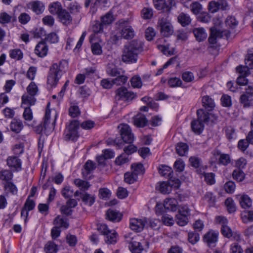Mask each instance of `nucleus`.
Masks as SVG:
<instances>
[{"label": "nucleus", "mask_w": 253, "mask_h": 253, "mask_svg": "<svg viewBox=\"0 0 253 253\" xmlns=\"http://www.w3.org/2000/svg\"><path fill=\"white\" fill-rule=\"evenodd\" d=\"M67 61L62 60L58 63H54L50 67L47 77V83L52 87L57 84L59 79L68 67Z\"/></svg>", "instance_id": "1"}, {"label": "nucleus", "mask_w": 253, "mask_h": 253, "mask_svg": "<svg viewBox=\"0 0 253 253\" xmlns=\"http://www.w3.org/2000/svg\"><path fill=\"white\" fill-rule=\"evenodd\" d=\"M118 128L123 140L125 143H129V145L124 148V154L127 156L136 152L137 147L132 144L134 138L129 126L127 124H121L118 126Z\"/></svg>", "instance_id": "2"}, {"label": "nucleus", "mask_w": 253, "mask_h": 253, "mask_svg": "<svg viewBox=\"0 0 253 253\" xmlns=\"http://www.w3.org/2000/svg\"><path fill=\"white\" fill-rule=\"evenodd\" d=\"M142 46L140 42L135 41H131L125 46L122 56V61L127 63H135L137 60L138 54Z\"/></svg>", "instance_id": "3"}, {"label": "nucleus", "mask_w": 253, "mask_h": 253, "mask_svg": "<svg viewBox=\"0 0 253 253\" xmlns=\"http://www.w3.org/2000/svg\"><path fill=\"white\" fill-rule=\"evenodd\" d=\"M98 230L104 236L105 242L108 244H115L118 240V234L115 230H110L106 224H101Z\"/></svg>", "instance_id": "4"}, {"label": "nucleus", "mask_w": 253, "mask_h": 253, "mask_svg": "<svg viewBox=\"0 0 253 253\" xmlns=\"http://www.w3.org/2000/svg\"><path fill=\"white\" fill-rule=\"evenodd\" d=\"M79 124L76 121H72L64 132V139L67 141H76L79 137L78 129Z\"/></svg>", "instance_id": "5"}, {"label": "nucleus", "mask_w": 253, "mask_h": 253, "mask_svg": "<svg viewBox=\"0 0 253 253\" xmlns=\"http://www.w3.org/2000/svg\"><path fill=\"white\" fill-rule=\"evenodd\" d=\"M158 24L160 27L161 33L165 37H169L173 32V27L168 16H164L159 19Z\"/></svg>", "instance_id": "6"}, {"label": "nucleus", "mask_w": 253, "mask_h": 253, "mask_svg": "<svg viewBox=\"0 0 253 253\" xmlns=\"http://www.w3.org/2000/svg\"><path fill=\"white\" fill-rule=\"evenodd\" d=\"M147 222V219L145 217L131 218L129 219V228L134 232H140L144 229Z\"/></svg>", "instance_id": "7"}, {"label": "nucleus", "mask_w": 253, "mask_h": 253, "mask_svg": "<svg viewBox=\"0 0 253 253\" xmlns=\"http://www.w3.org/2000/svg\"><path fill=\"white\" fill-rule=\"evenodd\" d=\"M218 236L217 231L210 230L204 235L203 240L209 247H214L218 240Z\"/></svg>", "instance_id": "8"}, {"label": "nucleus", "mask_w": 253, "mask_h": 253, "mask_svg": "<svg viewBox=\"0 0 253 253\" xmlns=\"http://www.w3.org/2000/svg\"><path fill=\"white\" fill-rule=\"evenodd\" d=\"M7 165L10 168L11 170L18 172L22 170V162L17 156H9L7 158Z\"/></svg>", "instance_id": "9"}, {"label": "nucleus", "mask_w": 253, "mask_h": 253, "mask_svg": "<svg viewBox=\"0 0 253 253\" xmlns=\"http://www.w3.org/2000/svg\"><path fill=\"white\" fill-rule=\"evenodd\" d=\"M50 113V110L47 108L44 117L43 123H42V125L44 127L45 133H48L52 131L55 126L56 116H55L54 120L52 121V122H51Z\"/></svg>", "instance_id": "10"}, {"label": "nucleus", "mask_w": 253, "mask_h": 253, "mask_svg": "<svg viewBox=\"0 0 253 253\" xmlns=\"http://www.w3.org/2000/svg\"><path fill=\"white\" fill-rule=\"evenodd\" d=\"M138 236H135L131 239L130 241L127 240L129 243V249L132 253H141L143 248L141 244L138 241Z\"/></svg>", "instance_id": "11"}, {"label": "nucleus", "mask_w": 253, "mask_h": 253, "mask_svg": "<svg viewBox=\"0 0 253 253\" xmlns=\"http://www.w3.org/2000/svg\"><path fill=\"white\" fill-rule=\"evenodd\" d=\"M121 29V36L124 39H131L134 37V33L131 27L128 25L126 23H124L120 25Z\"/></svg>", "instance_id": "12"}, {"label": "nucleus", "mask_w": 253, "mask_h": 253, "mask_svg": "<svg viewBox=\"0 0 253 253\" xmlns=\"http://www.w3.org/2000/svg\"><path fill=\"white\" fill-rule=\"evenodd\" d=\"M48 50V46L44 42H39L36 46L35 53L40 57H44L47 54Z\"/></svg>", "instance_id": "13"}, {"label": "nucleus", "mask_w": 253, "mask_h": 253, "mask_svg": "<svg viewBox=\"0 0 253 253\" xmlns=\"http://www.w3.org/2000/svg\"><path fill=\"white\" fill-rule=\"evenodd\" d=\"M163 206L166 209L175 211L177 209L178 202L175 198H168L164 201Z\"/></svg>", "instance_id": "14"}, {"label": "nucleus", "mask_w": 253, "mask_h": 253, "mask_svg": "<svg viewBox=\"0 0 253 253\" xmlns=\"http://www.w3.org/2000/svg\"><path fill=\"white\" fill-rule=\"evenodd\" d=\"M214 155L219 159V164L226 166L230 163V158L229 155L226 154H222L218 150L214 151L213 152Z\"/></svg>", "instance_id": "15"}, {"label": "nucleus", "mask_w": 253, "mask_h": 253, "mask_svg": "<svg viewBox=\"0 0 253 253\" xmlns=\"http://www.w3.org/2000/svg\"><path fill=\"white\" fill-rule=\"evenodd\" d=\"M222 36V32L217 30L215 27L211 28V34L209 38V42L211 44H215L217 39L221 38Z\"/></svg>", "instance_id": "16"}, {"label": "nucleus", "mask_w": 253, "mask_h": 253, "mask_svg": "<svg viewBox=\"0 0 253 253\" xmlns=\"http://www.w3.org/2000/svg\"><path fill=\"white\" fill-rule=\"evenodd\" d=\"M202 102L203 106L209 111L212 110L215 107L213 99L208 95L202 97Z\"/></svg>", "instance_id": "17"}, {"label": "nucleus", "mask_w": 253, "mask_h": 253, "mask_svg": "<svg viewBox=\"0 0 253 253\" xmlns=\"http://www.w3.org/2000/svg\"><path fill=\"white\" fill-rule=\"evenodd\" d=\"M64 9L59 1H55L50 3L48 5L49 12L53 15H58Z\"/></svg>", "instance_id": "18"}, {"label": "nucleus", "mask_w": 253, "mask_h": 253, "mask_svg": "<svg viewBox=\"0 0 253 253\" xmlns=\"http://www.w3.org/2000/svg\"><path fill=\"white\" fill-rule=\"evenodd\" d=\"M30 8L37 14L42 13L44 10V4L40 1H35L30 3Z\"/></svg>", "instance_id": "19"}, {"label": "nucleus", "mask_w": 253, "mask_h": 253, "mask_svg": "<svg viewBox=\"0 0 253 253\" xmlns=\"http://www.w3.org/2000/svg\"><path fill=\"white\" fill-rule=\"evenodd\" d=\"M53 224L55 227L58 228L67 229L69 227V223L66 218H64L60 215L57 216L53 221Z\"/></svg>", "instance_id": "20"}, {"label": "nucleus", "mask_w": 253, "mask_h": 253, "mask_svg": "<svg viewBox=\"0 0 253 253\" xmlns=\"http://www.w3.org/2000/svg\"><path fill=\"white\" fill-rule=\"evenodd\" d=\"M23 127V123L20 120L13 119L10 123V130L16 133H19L22 129Z\"/></svg>", "instance_id": "21"}, {"label": "nucleus", "mask_w": 253, "mask_h": 253, "mask_svg": "<svg viewBox=\"0 0 253 253\" xmlns=\"http://www.w3.org/2000/svg\"><path fill=\"white\" fill-rule=\"evenodd\" d=\"M22 106H29L34 105L36 101L34 95L28 94H24L22 96Z\"/></svg>", "instance_id": "22"}, {"label": "nucleus", "mask_w": 253, "mask_h": 253, "mask_svg": "<svg viewBox=\"0 0 253 253\" xmlns=\"http://www.w3.org/2000/svg\"><path fill=\"white\" fill-rule=\"evenodd\" d=\"M193 33L196 39L199 42L205 40L207 37V34L203 28H196L194 29Z\"/></svg>", "instance_id": "23"}, {"label": "nucleus", "mask_w": 253, "mask_h": 253, "mask_svg": "<svg viewBox=\"0 0 253 253\" xmlns=\"http://www.w3.org/2000/svg\"><path fill=\"white\" fill-rule=\"evenodd\" d=\"M62 23L65 25H69L72 21V17L69 13L65 9H63L58 15Z\"/></svg>", "instance_id": "24"}, {"label": "nucleus", "mask_w": 253, "mask_h": 253, "mask_svg": "<svg viewBox=\"0 0 253 253\" xmlns=\"http://www.w3.org/2000/svg\"><path fill=\"white\" fill-rule=\"evenodd\" d=\"M13 177L12 171L9 169H2L0 170V180L6 183L11 181Z\"/></svg>", "instance_id": "25"}, {"label": "nucleus", "mask_w": 253, "mask_h": 253, "mask_svg": "<svg viewBox=\"0 0 253 253\" xmlns=\"http://www.w3.org/2000/svg\"><path fill=\"white\" fill-rule=\"evenodd\" d=\"M108 219L112 221L119 222L121 220L122 216L120 213L116 211L109 210L106 212Z\"/></svg>", "instance_id": "26"}, {"label": "nucleus", "mask_w": 253, "mask_h": 253, "mask_svg": "<svg viewBox=\"0 0 253 253\" xmlns=\"http://www.w3.org/2000/svg\"><path fill=\"white\" fill-rule=\"evenodd\" d=\"M192 130L197 134H200L204 130V125L203 123L197 120H193L191 123Z\"/></svg>", "instance_id": "27"}, {"label": "nucleus", "mask_w": 253, "mask_h": 253, "mask_svg": "<svg viewBox=\"0 0 253 253\" xmlns=\"http://www.w3.org/2000/svg\"><path fill=\"white\" fill-rule=\"evenodd\" d=\"M197 115L199 121L202 123L208 122L210 119V113L206 112L202 109H198L197 111Z\"/></svg>", "instance_id": "28"}, {"label": "nucleus", "mask_w": 253, "mask_h": 253, "mask_svg": "<svg viewBox=\"0 0 253 253\" xmlns=\"http://www.w3.org/2000/svg\"><path fill=\"white\" fill-rule=\"evenodd\" d=\"M176 151L177 154L180 156H185L188 152V146L185 143H178L176 146Z\"/></svg>", "instance_id": "29"}, {"label": "nucleus", "mask_w": 253, "mask_h": 253, "mask_svg": "<svg viewBox=\"0 0 253 253\" xmlns=\"http://www.w3.org/2000/svg\"><path fill=\"white\" fill-rule=\"evenodd\" d=\"M240 204L242 208L247 209L252 207V201L248 195H244L240 198Z\"/></svg>", "instance_id": "30"}, {"label": "nucleus", "mask_w": 253, "mask_h": 253, "mask_svg": "<svg viewBox=\"0 0 253 253\" xmlns=\"http://www.w3.org/2000/svg\"><path fill=\"white\" fill-rule=\"evenodd\" d=\"M131 172L134 175L137 176L138 175L143 174L144 172V169L143 166L141 164H133L131 165Z\"/></svg>", "instance_id": "31"}, {"label": "nucleus", "mask_w": 253, "mask_h": 253, "mask_svg": "<svg viewBox=\"0 0 253 253\" xmlns=\"http://www.w3.org/2000/svg\"><path fill=\"white\" fill-rule=\"evenodd\" d=\"M178 21L182 26L188 25L191 21L189 15L184 13H180L177 17Z\"/></svg>", "instance_id": "32"}, {"label": "nucleus", "mask_w": 253, "mask_h": 253, "mask_svg": "<svg viewBox=\"0 0 253 253\" xmlns=\"http://www.w3.org/2000/svg\"><path fill=\"white\" fill-rule=\"evenodd\" d=\"M147 120L143 115L137 116L134 120V124L138 127H144L146 125Z\"/></svg>", "instance_id": "33"}, {"label": "nucleus", "mask_w": 253, "mask_h": 253, "mask_svg": "<svg viewBox=\"0 0 253 253\" xmlns=\"http://www.w3.org/2000/svg\"><path fill=\"white\" fill-rule=\"evenodd\" d=\"M9 56L12 59L20 60L22 59L23 54L20 49L16 48L9 50Z\"/></svg>", "instance_id": "34"}, {"label": "nucleus", "mask_w": 253, "mask_h": 253, "mask_svg": "<svg viewBox=\"0 0 253 253\" xmlns=\"http://www.w3.org/2000/svg\"><path fill=\"white\" fill-rule=\"evenodd\" d=\"M74 184L83 191L87 190L90 187L89 182L79 178L74 180Z\"/></svg>", "instance_id": "35"}, {"label": "nucleus", "mask_w": 253, "mask_h": 253, "mask_svg": "<svg viewBox=\"0 0 253 253\" xmlns=\"http://www.w3.org/2000/svg\"><path fill=\"white\" fill-rule=\"evenodd\" d=\"M159 190L163 194H169L172 190V187L168 182H162L159 183Z\"/></svg>", "instance_id": "36"}, {"label": "nucleus", "mask_w": 253, "mask_h": 253, "mask_svg": "<svg viewBox=\"0 0 253 253\" xmlns=\"http://www.w3.org/2000/svg\"><path fill=\"white\" fill-rule=\"evenodd\" d=\"M175 220L178 225L183 226L186 225L188 222V216L178 213L175 216Z\"/></svg>", "instance_id": "37"}, {"label": "nucleus", "mask_w": 253, "mask_h": 253, "mask_svg": "<svg viewBox=\"0 0 253 253\" xmlns=\"http://www.w3.org/2000/svg\"><path fill=\"white\" fill-rule=\"evenodd\" d=\"M225 205L229 213H233L236 211V205L232 198H227L225 201Z\"/></svg>", "instance_id": "38"}, {"label": "nucleus", "mask_w": 253, "mask_h": 253, "mask_svg": "<svg viewBox=\"0 0 253 253\" xmlns=\"http://www.w3.org/2000/svg\"><path fill=\"white\" fill-rule=\"evenodd\" d=\"M232 176L233 178L237 181H242L244 179L245 174L242 169H236L233 171Z\"/></svg>", "instance_id": "39"}, {"label": "nucleus", "mask_w": 253, "mask_h": 253, "mask_svg": "<svg viewBox=\"0 0 253 253\" xmlns=\"http://www.w3.org/2000/svg\"><path fill=\"white\" fill-rule=\"evenodd\" d=\"M204 200L210 206L212 207L215 205L216 201L215 196L211 192H207L205 195Z\"/></svg>", "instance_id": "40"}, {"label": "nucleus", "mask_w": 253, "mask_h": 253, "mask_svg": "<svg viewBox=\"0 0 253 253\" xmlns=\"http://www.w3.org/2000/svg\"><path fill=\"white\" fill-rule=\"evenodd\" d=\"M171 172V168L167 166L162 165L159 168V173L162 176L170 177Z\"/></svg>", "instance_id": "41"}, {"label": "nucleus", "mask_w": 253, "mask_h": 253, "mask_svg": "<svg viewBox=\"0 0 253 253\" xmlns=\"http://www.w3.org/2000/svg\"><path fill=\"white\" fill-rule=\"evenodd\" d=\"M190 8L194 14H198L200 13L202 6L199 2L195 1L190 4Z\"/></svg>", "instance_id": "42"}, {"label": "nucleus", "mask_w": 253, "mask_h": 253, "mask_svg": "<svg viewBox=\"0 0 253 253\" xmlns=\"http://www.w3.org/2000/svg\"><path fill=\"white\" fill-rule=\"evenodd\" d=\"M203 176L205 181L208 184L213 185L215 182V174L212 172L204 173Z\"/></svg>", "instance_id": "43"}, {"label": "nucleus", "mask_w": 253, "mask_h": 253, "mask_svg": "<svg viewBox=\"0 0 253 253\" xmlns=\"http://www.w3.org/2000/svg\"><path fill=\"white\" fill-rule=\"evenodd\" d=\"M12 16L5 12L0 13V23L2 24L10 23L12 20Z\"/></svg>", "instance_id": "44"}, {"label": "nucleus", "mask_w": 253, "mask_h": 253, "mask_svg": "<svg viewBox=\"0 0 253 253\" xmlns=\"http://www.w3.org/2000/svg\"><path fill=\"white\" fill-rule=\"evenodd\" d=\"M129 161L128 157L125 154H122L116 158L115 163L118 166H122Z\"/></svg>", "instance_id": "45"}, {"label": "nucleus", "mask_w": 253, "mask_h": 253, "mask_svg": "<svg viewBox=\"0 0 253 253\" xmlns=\"http://www.w3.org/2000/svg\"><path fill=\"white\" fill-rule=\"evenodd\" d=\"M226 136L229 140L235 139L236 138L235 129L232 126H228L225 129Z\"/></svg>", "instance_id": "46"}, {"label": "nucleus", "mask_w": 253, "mask_h": 253, "mask_svg": "<svg viewBox=\"0 0 253 253\" xmlns=\"http://www.w3.org/2000/svg\"><path fill=\"white\" fill-rule=\"evenodd\" d=\"M188 237L189 242L192 245L195 244L200 240L199 234L195 232H189Z\"/></svg>", "instance_id": "47"}, {"label": "nucleus", "mask_w": 253, "mask_h": 253, "mask_svg": "<svg viewBox=\"0 0 253 253\" xmlns=\"http://www.w3.org/2000/svg\"><path fill=\"white\" fill-rule=\"evenodd\" d=\"M125 181L128 184L133 183L137 179V176L134 175L132 172H127L124 175Z\"/></svg>", "instance_id": "48"}, {"label": "nucleus", "mask_w": 253, "mask_h": 253, "mask_svg": "<svg viewBox=\"0 0 253 253\" xmlns=\"http://www.w3.org/2000/svg\"><path fill=\"white\" fill-rule=\"evenodd\" d=\"M242 218L244 223L253 221V211H245L242 213Z\"/></svg>", "instance_id": "49"}, {"label": "nucleus", "mask_w": 253, "mask_h": 253, "mask_svg": "<svg viewBox=\"0 0 253 253\" xmlns=\"http://www.w3.org/2000/svg\"><path fill=\"white\" fill-rule=\"evenodd\" d=\"M113 21V16L112 13L108 12L101 18V23L103 25H109Z\"/></svg>", "instance_id": "50"}, {"label": "nucleus", "mask_w": 253, "mask_h": 253, "mask_svg": "<svg viewBox=\"0 0 253 253\" xmlns=\"http://www.w3.org/2000/svg\"><path fill=\"white\" fill-rule=\"evenodd\" d=\"M82 200L86 204L91 206L95 201V197L87 193L83 195Z\"/></svg>", "instance_id": "51"}, {"label": "nucleus", "mask_w": 253, "mask_h": 253, "mask_svg": "<svg viewBox=\"0 0 253 253\" xmlns=\"http://www.w3.org/2000/svg\"><path fill=\"white\" fill-rule=\"evenodd\" d=\"M27 91L29 95L35 96L38 92V88L36 84L32 82L27 86Z\"/></svg>", "instance_id": "52"}, {"label": "nucleus", "mask_w": 253, "mask_h": 253, "mask_svg": "<svg viewBox=\"0 0 253 253\" xmlns=\"http://www.w3.org/2000/svg\"><path fill=\"white\" fill-rule=\"evenodd\" d=\"M44 250L47 253H56L57 247L53 242H49L45 245Z\"/></svg>", "instance_id": "53"}, {"label": "nucleus", "mask_w": 253, "mask_h": 253, "mask_svg": "<svg viewBox=\"0 0 253 253\" xmlns=\"http://www.w3.org/2000/svg\"><path fill=\"white\" fill-rule=\"evenodd\" d=\"M225 23L230 28H234L238 24V21L234 16H230L226 18Z\"/></svg>", "instance_id": "54"}, {"label": "nucleus", "mask_w": 253, "mask_h": 253, "mask_svg": "<svg viewBox=\"0 0 253 253\" xmlns=\"http://www.w3.org/2000/svg\"><path fill=\"white\" fill-rule=\"evenodd\" d=\"M23 107L24 108V111L23 114V118L26 121H31L33 119L32 110L29 106H24Z\"/></svg>", "instance_id": "55"}, {"label": "nucleus", "mask_w": 253, "mask_h": 253, "mask_svg": "<svg viewBox=\"0 0 253 253\" xmlns=\"http://www.w3.org/2000/svg\"><path fill=\"white\" fill-rule=\"evenodd\" d=\"M127 80V77L121 75L117 76V78L113 80L114 84H116L117 85H121L125 84Z\"/></svg>", "instance_id": "56"}, {"label": "nucleus", "mask_w": 253, "mask_h": 253, "mask_svg": "<svg viewBox=\"0 0 253 253\" xmlns=\"http://www.w3.org/2000/svg\"><path fill=\"white\" fill-rule=\"evenodd\" d=\"M126 88L124 87L119 88L116 91V100H124L126 93Z\"/></svg>", "instance_id": "57"}, {"label": "nucleus", "mask_w": 253, "mask_h": 253, "mask_svg": "<svg viewBox=\"0 0 253 253\" xmlns=\"http://www.w3.org/2000/svg\"><path fill=\"white\" fill-rule=\"evenodd\" d=\"M130 83L132 86L134 88H140L142 85L141 79L138 76L133 77L130 80Z\"/></svg>", "instance_id": "58"}, {"label": "nucleus", "mask_w": 253, "mask_h": 253, "mask_svg": "<svg viewBox=\"0 0 253 253\" xmlns=\"http://www.w3.org/2000/svg\"><path fill=\"white\" fill-rule=\"evenodd\" d=\"M250 96H251L246 92L241 95L240 101L241 103L243 105L244 107H246L250 106Z\"/></svg>", "instance_id": "59"}, {"label": "nucleus", "mask_w": 253, "mask_h": 253, "mask_svg": "<svg viewBox=\"0 0 253 253\" xmlns=\"http://www.w3.org/2000/svg\"><path fill=\"white\" fill-rule=\"evenodd\" d=\"M103 25L99 21H96L94 22L92 26V30L95 33H101L103 31Z\"/></svg>", "instance_id": "60"}, {"label": "nucleus", "mask_w": 253, "mask_h": 253, "mask_svg": "<svg viewBox=\"0 0 253 253\" xmlns=\"http://www.w3.org/2000/svg\"><path fill=\"white\" fill-rule=\"evenodd\" d=\"M99 194L100 198L106 200L110 197L111 193L108 189L103 188L99 189Z\"/></svg>", "instance_id": "61"}, {"label": "nucleus", "mask_w": 253, "mask_h": 253, "mask_svg": "<svg viewBox=\"0 0 253 253\" xmlns=\"http://www.w3.org/2000/svg\"><path fill=\"white\" fill-rule=\"evenodd\" d=\"M4 188L9 191L12 194H16L17 193L18 190L16 185L10 181L5 184Z\"/></svg>", "instance_id": "62"}, {"label": "nucleus", "mask_w": 253, "mask_h": 253, "mask_svg": "<svg viewBox=\"0 0 253 253\" xmlns=\"http://www.w3.org/2000/svg\"><path fill=\"white\" fill-rule=\"evenodd\" d=\"M235 184L234 182L229 181L224 184V189L227 193H232L235 189Z\"/></svg>", "instance_id": "63"}, {"label": "nucleus", "mask_w": 253, "mask_h": 253, "mask_svg": "<svg viewBox=\"0 0 253 253\" xmlns=\"http://www.w3.org/2000/svg\"><path fill=\"white\" fill-rule=\"evenodd\" d=\"M74 191L70 186H65L61 191L62 195L65 198L72 196Z\"/></svg>", "instance_id": "64"}]
</instances>
